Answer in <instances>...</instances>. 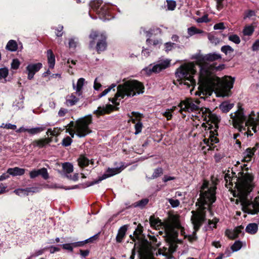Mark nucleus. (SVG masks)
<instances>
[{
  "instance_id": "f257e3e1",
  "label": "nucleus",
  "mask_w": 259,
  "mask_h": 259,
  "mask_svg": "<svg viewBox=\"0 0 259 259\" xmlns=\"http://www.w3.org/2000/svg\"><path fill=\"white\" fill-rule=\"evenodd\" d=\"M194 58L200 68L198 83L200 91L196 95L210 96L214 92L217 97H228L230 95L234 79L230 76L222 79L213 74L214 70H221L224 65L215 67L210 63L222 58L219 54L210 53L205 55H198Z\"/></svg>"
},
{
  "instance_id": "f03ea898",
  "label": "nucleus",
  "mask_w": 259,
  "mask_h": 259,
  "mask_svg": "<svg viewBox=\"0 0 259 259\" xmlns=\"http://www.w3.org/2000/svg\"><path fill=\"white\" fill-rule=\"evenodd\" d=\"M208 182L204 181L200 190V197L196 205H198L196 211L192 210L191 218L193 225L194 231L191 235L186 234L184 228L180 224L179 218L176 215L172 216L165 225V231L167 236L172 239H176L180 233L184 238H188L190 242L196 239V232L199 229L206 220L205 209H209L210 205L215 201L216 187L208 186Z\"/></svg>"
},
{
  "instance_id": "7ed1b4c3",
  "label": "nucleus",
  "mask_w": 259,
  "mask_h": 259,
  "mask_svg": "<svg viewBox=\"0 0 259 259\" xmlns=\"http://www.w3.org/2000/svg\"><path fill=\"white\" fill-rule=\"evenodd\" d=\"M246 164L243 165L242 171L238 172V176H234L235 173L231 172L230 174H226L225 176L226 186L231 188L234 184V187L237 190L235 194L237 196L239 201H242L243 205L246 204L245 199L247 194H249L254 187L253 183L254 176L252 173L248 172V167Z\"/></svg>"
},
{
  "instance_id": "20e7f679",
  "label": "nucleus",
  "mask_w": 259,
  "mask_h": 259,
  "mask_svg": "<svg viewBox=\"0 0 259 259\" xmlns=\"http://www.w3.org/2000/svg\"><path fill=\"white\" fill-rule=\"evenodd\" d=\"M230 116L234 126L238 128L240 132L246 131L244 133L245 135L247 137L252 136L253 134L251 131L254 133L256 132L258 123L253 111L248 115H245L243 109L239 107L238 110L234 113H231Z\"/></svg>"
},
{
  "instance_id": "39448f33",
  "label": "nucleus",
  "mask_w": 259,
  "mask_h": 259,
  "mask_svg": "<svg viewBox=\"0 0 259 259\" xmlns=\"http://www.w3.org/2000/svg\"><path fill=\"white\" fill-rule=\"evenodd\" d=\"M202 117L204 120L207 122L208 126L203 123L202 126L205 128L207 127L203 139V143L207 147V150H213L215 146L214 144H217L219 142V139L217 138L218 129L219 128L218 123L220 121L219 117L214 114L212 113L209 109H207V111H203V113L201 114Z\"/></svg>"
},
{
  "instance_id": "423d86ee",
  "label": "nucleus",
  "mask_w": 259,
  "mask_h": 259,
  "mask_svg": "<svg viewBox=\"0 0 259 259\" xmlns=\"http://www.w3.org/2000/svg\"><path fill=\"white\" fill-rule=\"evenodd\" d=\"M144 90V87L140 82L136 80H128L118 85L115 96L109 100L113 104L118 105L120 100L125 97H133L142 94Z\"/></svg>"
},
{
  "instance_id": "0eeeda50",
  "label": "nucleus",
  "mask_w": 259,
  "mask_h": 259,
  "mask_svg": "<svg viewBox=\"0 0 259 259\" xmlns=\"http://www.w3.org/2000/svg\"><path fill=\"white\" fill-rule=\"evenodd\" d=\"M196 72V65L193 63H189L182 65L177 69L176 77L180 80V84L186 85V88L194 87L196 84L193 75Z\"/></svg>"
},
{
  "instance_id": "6e6552de",
  "label": "nucleus",
  "mask_w": 259,
  "mask_h": 259,
  "mask_svg": "<svg viewBox=\"0 0 259 259\" xmlns=\"http://www.w3.org/2000/svg\"><path fill=\"white\" fill-rule=\"evenodd\" d=\"M92 122V117L91 115L86 116L83 118L77 120L74 124L73 121H71L66 126L70 129L75 130L76 134L79 137H84L91 133L89 125Z\"/></svg>"
},
{
  "instance_id": "1a4fd4ad",
  "label": "nucleus",
  "mask_w": 259,
  "mask_h": 259,
  "mask_svg": "<svg viewBox=\"0 0 259 259\" xmlns=\"http://www.w3.org/2000/svg\"><path fill=\"white\" fill-rule=\"evenodd\" d=\"M200 101L198 100H194L191 98L186 99L182 101L179 105L180 112L183 111L195 112L199 114L203 113V111H207V108H203L200 107Z\"/></svg>"
},
{
  "instance_id": "9d476101",
  "label": "nucleus",
  "mask_w": 259,
  "mask_h": 259,
  "mask_svg": "<svg viewBox=\"0 0 259 259\" xmlns=\"http://www.w3.org/2000/svg\"><path fill=\"white\" fill-rule=\"evenodd\" d=\"M89 37L92 39L90 42L91 48H93L97 41L96 50L99 53L106 50L107 47L106 36L104 33L92 31Z\"/></svg>"
},
{
  "instance_id": "9b49d317",
  "label": "nucleus",
  "mask_w": 259,
  "mask_h": 259,
  "mask_svg": "<svg viewBox=\"0 0 259 259\" xmlns=\"http://www.w3.org/2000/svg\"><path fill=\"white\" fill-rule=\"evenodd\" d=\"M138 251L140 259H154L151 244L146 239L140 240Z\"/></svg>"
},
{
  "instance_id": "f8f14e48",
  "label": "nucleus",
  "mask_w": 259,
  "mask_h": 259,
  "mask_svg": "<svg viewBox=\"0 0 259 259\" xmlns=\"http://www.w3.org/2000/svg\"><path fill=\"white\" fill-rule=\"evenodd\" d=\"M103 2L101 0H96L90 4L91 8L96 12L100 18L103 20H109L110 15L108 14V9L104 5L102 6Z\"/></svg>"
},
{
  "instance_id": "ddd939ff",
  "label": "nucleus",
  "mask_w": 259,
  "mask_h": 259,
  "mask_svg": "<svg viewBox=\"0 0 259 259\" xmlns=\"http://www.w3.org/2000/svg\"><path fill=\"white\" fill-rule=\"evenodd\" d=\"M249 194H247L245 197L247 203L243 205L242 201H240L242 205V210L246 213L253 214L259 212V196L254 199L253 202H250L248 198Z\"/></svg>"
},
{
  "instance_id": "4468645a",
  "label": "nucleus",
  "mask_w": 259,
  "mask_h": 259,
  "mask_svg": "<svg viewBox=\"0 0 259 259\" xmlns=\"http://www.w3.org/2000/svg\"><path fill=\"white\" fill-rule=\"evenodd\" d=\"M170 60L168 59L163 60L159 61L158 63L152 66L151 65L144 68L143 70L146 72L148 75L151 74L152 73H159L162 70L167 68L170 64Z\"/></svg>"
},
{
  "instance_id": "2eb2a0df",
  "label": "nucleus",
  "mask_w": 259,
  "mask_h": 259,
  "mask_svg": "<svg viewBox=\"0 0 259 259\" xmlns=\"http://www.w3.org/2000/svg\"><path fill=\"white\" fill-rule=\"evenodd\" d=\"M124 168V167L123 165L119 167H116L115 168H108L106 170L105 173L100 177L99 178L97 181H94L92 183L91 185H94L95 184L98 183L102 180L106 179L108 178L112 177L115 175L119 174L121 172Z\"/></svg>"
},
{
  "instance_id": "dca6fc26",
  "label": "nucleus",
  "mask_w": 259,
  "mask_h": 259,
  "mask_svg": "<svg viewBox=\"0 0 259 259\" xmlns=\"http://www.w3.org/2000/svg\"><path fill=\"white\" fill-rule=\"evenodd\" d=\"M132 116H131V120L133 123H135L136 120L138 121L135 125V128L136 130L135 134L136 135H138L141 132L143 128V124L140 121L143 116L142 114L136 112H132Z\"/></svg>"
},
{
  "instance_id": "f3484780",
  "label": "nucleus",
  "mask_w": 259,
  "mask_h": 259,
  "mask_svg": "<svg viewBox=\"0 0 259 259\" xmlns=\"http://www.w3.org/2000/svg\"><path fill=\"white\" fill-rule=\"evenodd\" d=\"M42 65L41 63L28 64L26 68L28 74L27 78L29 80L32 79L34 74L42 68Z\"/></svg>"
},
{
  "instance_id": "a211bd4d",
  "label": "nucleus",
  "mask_w": 259,
  "mask_h": 259,
  "mask_svg": "<svg viewBox=\"0 0 259 259\" xmlns=\"http://www.w3.org/2000/svg\"><path fill=\"white\" fill-rule=\"evenodd\" d=\"M259 145L256 144L255 146L251 148H248L246 150L242 153L243 158L242 161L243 162H249L251 161L254 152L256 150L257 148H258Z\"/></svg>"
},
{
  "instance_id": "6ab92c4d",
  "label": "nucleus",
  "mask_w": 259,
  "mask_h": 259,
  "mask_svg": "<svg viewBox=\"0 0 259 259\" xmlns=\"http://www.w3.org/2000/svg\"><path fill=\"white\" fill-rule=\"evenodd\" d=\"M52 142L51 138H44L40 139L39 140H36L33 141L31 143V145L33 147H38L39 148H42L46 146L47 145L49 144L50 143Z\"/></svg>"
},
{
  "instance_id": "aec40b11",
  "label": "nucleus",
  "mask_w": 259,
  "mask_h": 259,
  "mask_svg": "<svg viewBox=\"0 0 259 259\" xmlns=\"http://www.w3.org/2000/svg\"><path fill=\"white\" fill-rule=\"evenodd\" d=\"M85 79L83 78H80L78 79L76 85L73 83V88L75 90V95L78 97L82 95V88L84 84Z\"/></svg>"
},
{
  "instance_id": "412c9836",
  "label": "nucleus",
  "mask_w": 259,
  "mask_h": 259,
  "mask_svg": "<svg viewBox=\"0 0 259 259\" xmlns=\"http://www.w3.org/2000/svg\"><path fill=\"white\" fill-rule=\"evenodd\" d=\"M114 107L111 105H107L106 107H99L94 111V113L97 115H102L106 113H109L113 110Z\"/></svg>"
},
{
  "instance_id": "4be33fe9",
  "label": "nucleus",
  "mask_w": 259,
  "mask_h": 259,
  "mask_svg": "<svg viewBox=\"0 0 259 259\" xmlns=\"http://www.w3.org/2000/svg\"><path fill=\"white\" fill-rule=\"evenodd\" d=\"M25 169L24 168L15 167L9 168L7 169V173L12 176H20L24 174Z\"/></svg>"
},
{
  "instance_id": "5701e85b",
  "label": "nucleus",
  "mask_w": 259,
  "mask_h": 259,
  "mask_svg": "<svg viewBox=\"0 0 259 259\" xmlns=\"http://www.w3.org/2000/svg\"><path fill=\"white\" fill-rule=\"evenodd\" d=\"M127 229V227L126 225H124L119 228L116 237V241L117 242L120 243L122 241L123 239L125 237Z\"/></svg>"
},
{
  "instance_id": "b1692460",
  "label": "nucleus",
  "mask_w": 259,
  "mask_h": 259,
  "mask_svg": "<svg viewBox=\"0 0 259 259\" xmlns=\"http://www.w3.org/2000/svg\"><path fill=\"white\" fill-rule=\"evenodd\" d=\"M76 95H75L74 94L67 96L66 98V104L67 105L72 106L76 104L79 100V98Z\"/></svg>"
},
{
  "instance_id": "393cba45",
  "label": "nucleus",
  "mask_w": 259,
  "mask_h": 259,
  "mask_svg": "<svg viewBox=\"0 0 259 259\" xmlns=\"http://www.w3.org/2000/svg\"><path fill=\"white\" fill-rule=\"evenodd\" d=\"M48 62L49 67L53 68L55 64V57L52 50H48L47 52Z\"/></svg>"
},
{
  "instance_id": "a878e982",
  "label": "nucleus",
  "mask_w": 259,
  "mask_h": 259,
  "mask_svg": "<svg viewBox=\"0 0 259 259\" xmlns=\"http://www.w3.org/2000/svg\"><path fill=\"white\" fill-rule=\"evenodd\" d=\"M234 106V104L230 103L228 101L222 103L220 105V109L224 113L229 112Z\"/></svg>"
},
{
  "instance_id": "bb28decb",
  "label": "nucleus",
  "mask_w": 259,
  "mask_h": 259,
  "mask_svg": "<svg viewBox=\"0 0 259 259\" xmlns=\"http://www.w3.org/2000/svg\"><path fill=\"white\" fill-rule=\"evenodd\" d=\"M6 49L11 52L16 51L18 49L17 42L14 40H10L7 43Z\"/></svg>"
},
{
  "instance_id": "cd10ccee",
  "label": "nucleus",
  "mask_w": 259,
  "mask_h": 259,
  "mask_svg": "<svg viewBox=\"0 0 259 259\" xmlns=\"http://www.w3.org/2000/svg\"><path fill=\"white\" fill-rule=\"evenodd\" d=\"M258 230V226L255 223L249 224L246 227V232L251 234H255Z\"/></svg>"
},
{
  "instance_id": "c85d7f7f",
  "label": "nucleus",
  "mask_w": 259,
  "mask_h": 259,
  "mask_svg": "<svg viewBox=\"0 0 259 259\" xmlns=\"http://www.w3.org/2000/svg\"><path fill=\"white\" fill-rule=\"evenodd\" d=\"M150 224L152 227L159 229V227L161 225V222L158 219H155L154 217H150Z\"/></svg>"
},
{
  "instance_id": "c756f323",
  "label": "nucleus",
  "mask_w": 259,
  "mask_h": 259,
  "mask_svg": "<svg viewBox=\"0 0 259 259\" xmlns=\"http://www.w3.org/2000/svg\"><path fill=\"white\" fill-rule=\"evenodd\" d=\"M90 160L83 155H81L78 159V165L81 167H84L88 166L89 164Z\"/></svg>"
},
{
  "instance_id": "7c9ffc66",
  "label": "nucleus",
  "mask_w": 259,
  "mask_h": 259,
  "mask_svg": "<svg viewBox=\"0 0 259 259\" xmlns=\"http://www.w3.org/2000/svg\"><path fill=\"white\" fill-rule=\"evenodd\" d=\"M45 128L46 127L44 126V125L31 128H29L28 133L32 135H36L44 131L45 130Z\"/></svg>"
},
{
  "instance_id": "2f4dec72",
  "label": "nucleus",
  "mask_w": 259,
  "mask_h": 259,
  "mask_svg": "<svg viewBox=\"0 0 259 259\" xmlns=\"http://www.w3.org/2000/svg\"><path fill=\"white\" fill-rule=\"evenodd\" d=\"M187 32L188 34L190 36H193L195 34H200L204 33V32L203 30L199 29L194 26L188 28L187 29Z\"/></svg>"
},
{
  "instance_id": "473e14b6",
  "label": "nucleus",
  "mask_w": 259,
  "mask_h": 259,
  "mask_svg": "<svg viewBox=\"0 0 259 259\" xmlns=\"http://www.w3.org/2000/svg\"><path fill=\"white\" fill-rule=\"evenodd\" d=\"M63 168L64 171L67 174H70L73 170V165L68 162H66L63 164Z\"/></svg>"
},
{
  "instance_id": "72a5a7b5",
  "label": "nucleus",
  "mask_w": 259,
  "mask_h": 259,
  "mask_svg": "<svg viewBox=\"0 0 259 259\" xmlns=\"http://www.w3.org/2000/svg\"><path fill=\"white\" fill-rule=\"evenodd\" d=\"M254 31V28L252 25L246 26L243 30V33L244 35H251Z\"/></svg>"
},
{
  "instance_id": "f704fd0d",
  "label": "nucleus",
  "mask_w": 259,
  "mask_h": 259,
  "mask_svg": "<svg viewBox=\"0 0 259 259\" xmlns=\"http://www.w3.org/2000/svg\"><path fill=\"white\" fill-rule=\"evenodd\" d=\"M149 199L147 198L143 199L139 201L136 202L135 203L136 207H139L140 208H143L146 205L148 204Z\"/></svg>"
},
{
  "instance_id": "c9c22d12",
  "label": "nucleus",
  "mask_w": 259,
  "mask_h": 259,
  "mask_svg": "<svg viewBox=\"0 0 259 259\" xmlns=\"http://www.w3.org/2000/svg\"><path fill=\"white\" fill-rule=\"evenodd\" d=\"M218 221L219 220L216 218H214L212 220H208L207 226L208 228L211 230L217 227V224L218 223Z\"/></svg>"
},
{
  "instance_id": "e433bc0d",
  "label": "nucleus",
  "mask_w": 259,
  "mask_h": 259,
  "mask_svg": "<svg viewBox=\"0 0 259 259\" xmlns=\"http://www.w3.org/2000/svg\"><path fill=\"white\" fill-rule=\"evenodd\" d=\"M116 86V84L113 83L112 84L109 88L105 89L103 92H102L101 94L99 95V97L101 98L106 95H107L112 89H113V91L115 90L114 88Z\"/></svg>"
},
{
  "instance_id": "4c0bfd02",
  "label": "nucleus",
  "mask_w": 259,
  "mask_h": 259,
  "mask_svg": "<svg viewBox=\"0 0 259 259\" xmlns=\"http://www.w3.org/2000/svg\"><path fill=\"white\" fill-rule=\"evenodd\" d=\"M228 39L229 40L236 44H239L240 42V37L236 34H232L229 35Z\"/></svg>"
},
{
  "instance_id": "58836bf2",
  "label": "nucleus",
  "mask_w": 259,
  "mask_h": 259,
  "mask_svg": "<svg viewBox=\"0 0 259 259\" xmlns=\"http://www.w3.org/2000/svg\"><path fill=\"white\" fill-rule=\"evenodd\" d=\"M25 189L26 195H28L29 193H37L40 191V188L38 187L27 188Z\"/></svg>"
},
{
  "instance_id": "ea45409f",
  "label": "nucleus",
  "mask_w": 259,
  "mask_h": 259,
  "mask_svg": "<svg viewBox=\"0 0 259 259\" xmlns=\"http://www.w3.org/2000/svg\"><path fill=\"white\" fill-rule=\"evenodd\" d=\"M39 175H40L45 180H47L49 178L47 169L44 167L39 169Z\"/></svg>"
},
{
  "instance_id": "a19ab883",
  "label": "nucleus",
  "mask_w": 259,
  "mask_h": 259,
  "mask_svg": "<svg viewBox=\"0 0 259 259\" xmlns=\"http://www.w3.org/2000/svg\"><path fill=\"white\" fill-rule=\"evenodd\" d=\"M221 51L224 53L226 55H227L228 53L233 52L234 49L230 46L227 45L223 46L221 48Z\"/></svg>"
},
{
  "instance_id": "79ce46f5",
  "label": "nucleus",
  "mask_w": 259,
  "mask_h": 259,
  "mask_svg": "<svg viewBox=\"0 0 259 259\" xmlns=\"http://www.w3.org/2000/svg\"><path fill=\"white\" fill-rule=\"evenodd\" d=\"M69 47L70 49H75L78 44V40L76 38H71L69 39Z\"/></svg>"
},
{
  "instance_id": "37998d69",
  "label": "nucleus",
  "mask_w": 259,
  "mask_h": 259,
  "mask_svg": "<svg viewBox=\"0 0 259 259\" xmlns=\"http://www.w3.org/2000/svg\"><path fill=\"white\" fill-rule=\"evenodd\" d=\"M176 108V107H172L169 110H166L163 114V115L167 118V120H170L172 117L171 113L174 112V111Z\"/></svg>"
},
{
  "instance_id": "c03bdc74",
  "label": "nucleus",
  "mask_w": 259,
  "mask_h": 259,
  "mask_svg": "<svg viewBox=\"0 0 259 259\" xmlns=\"http://www.w3.org/2000/svg\"><path fill=\"white\" fill-rule=\"evenodd\" d=\"M163 173V169L162 168L159 167L155 169L152 174V178L155 179L156 178L160 176H161Z\"/></svg>"
},
{
  "instance_id": "a18cd8bd",
  "label": "nucleus",
  "mask_w": 259,
  "mask_h": 259,
  "mask_svg": "<svg viewBox=\"0 0 259 259\" xmlns=\"http://www.w3.org/2000/svg\"><path fill=\"white\" fill-rule=\"evenodd\" d=\"M242 247V243L239 241H235L231 247L233 251H237L239 250Z\"/></svg>"
},
{
  "instance_id": "49530a36",
  "label": "nucleus",
  "mask_w": 259,
  "mask_h": 259,
  "mask_svg": "<svg viewBox=\"0 0 259 259\" xmlns=\"http://www.w3.org/2000/svg\"><path fill=\"white\" fill-rule=\"evenodd\" d=\"M72 142L71 138L67 136L64 138L62 142V144L64 147H67L71 145Z\"/></svg>"
},
{
  "instance_id": "de8ad7c7",
  "label": "nucleus",
  "mask_w": 259,
  "mask_h": 259,
  "mask_svg": "<svg viewBox=\"0 0 259 259\" xmlns=\"http://www.w3.org/2000/svg\"><path fill=\"white\" fill-rule=\"evenodd\" d=\"M166 2L167 9L168 10L172 11L175 9L176 7V3L175 1L172 0H167Z\"/></svg>"
},
{
  "instance_id": "09e8293b",
  "label": "nucleus",
  "mask_w": 259,
  "mask_h": 259,
  "mask_svg": "<svg viewBox=\"0 0 259 259\" xmlns=\"http://www.w3.org/2000/svg\"><path fill=\"white\" fill-rule=\"evenodd\" d=\"M142 233V228L141 226H138L136 230L134 232V235L137 239L140 240V235Z\"/></svg>"
},
{
  "instance_id": "8fccbe9b",
  "label": "nucleus",
  "mask_w": 259,
  "mask_h": 259,
  "mask_svg": "<svg viewBox=\"0 0 259 259\" xmlns=\"http://www.w3.org/2000/svg\"><path fill=\"white\" fill-rule=\"evenodd\" d=\"M208 38L212 44L214 45H217L220 42V39L218 37L210 34H208Z\"/></svg>"
},
{
  "instance_id": "3c124183",
  "label": "nucleus",
  "mask_w": 259,
  "mask_h": 259,
  "mask_svg": "<svg viewBox=\"0 0 259 259\" xmlns=\"http://www.w3.org/2000/svg\"><path fill=\"white\" fill-rule=\"evenodd\" d=\"M20 62L17 59H14L12 60L11 63V68L13 69H17L19 67Z\"/></svg>"
},
{
  "instance_id": "603ef678",
  "label": "nucleus",
  "mask_w": 259,
  "mask_h": 259,
  "mask_svg": "<svg viewBox=\"0 0 259 259\" xmlns=\"http://www.w3.org/2000/svg\"><path fill=\"white\" fill-rule=\"evenodd\" d=\"M9 71L7 68L0 69V78H5L8 75Z\"/></svg>"
},
{
  "instance_id": "864d4df0",
  "label": "nucleus",
  "mask_w": 259,
  "mask_h": 259,
  "mask_svg": "<svg viewBox=\"0 0 259 259\" xmlns=\"http://www.w3.org/2000/svg\"><path fill=\"white\" fill-rule=\"evenodd\" d=\"M168 201L172 207H176L180 205V201L178 199L169 198Z\"/></svg>"
},
{
  "instance_id": "5fc2aeb1",
  "label": "nucleus",
  "mask_w": 259,
  "mask_h": 259,
  "mask_svg": "<svg viewBox=\"0 0 259 259\" xmlns=\"http://www.w3.org/2000/svg\"><path fill=\"white\" fill-rule=\"evenodd\" d=\"M226 234L230 239H234L238 237L234 230L233 231L230 230H227L226 231Z\"/></svg>"
},
{
  "instance_id": "6e6d98bb",
  "label": "nucleus",
  "mask_w": 259,
  "mask_h": 259,
  "mask_svg": "<svg viewBox=\"0 0 259 259\" xmlns=\"http://www.w3.org/2000/svg\"><path fill=\"white\" fill-rule=\"evenodd\" d=\"M255 16V12L253 10H247L245 12L244 19H245L247 18H251V17Z\"/></svg>"
},
{
  "instance_id": "4d7b16f0",
  "label": "nucleus",
  "mask_w": 259,
  "mask_h": 259,
  "mask_svg": "<svg viewBox=\"0 0 259 259\" xmlns=\"http://www.w3.org/2000/svg\"><path fill=\"white\" fill-rule=\"evenodd\" d=\"M175 45V44L174 43L171 42H166L164 44L165 52H168L171 51L174 48Z\"/></svg>"
},
{
  "instance_id": "13d9d810",
  "label": "nucleus",
  "mask_w": 259,
  "mask_h": 259,
  "mask_svg": "<svg viewBox=\"0 0 259 259\" xmlns=\"http://www.w3.org/2000/svg\"><path fill=\"white\" fill-rule=\"evenodd\" d=\"M62 247L64 249L67 250L71 252L73 251V248L74 247V245H73V243L64 244L62 245Z\"/></svg>"
},
{
  "instance_id": "bf43d9fd",
  "label": "nucleus",
  "mask_w": 259,
  "mask_h": 259,
  "mask_svg": "<svg viewBox=\"0 0 259 259\" xmlns=\"http://www.w3.org/2000/svg\"><path fill=\"white\" fill-rule=\"evenodd\" d=\"M1 127H3L4 128L7 129H11V130H16V125L15 124H12L11 123H3L2 125L0 126Z\"/></svg>"
},
{
  "instance_id": "052dcab7",
  "label": "nucleus",
  "mask_w": 259,
  "mask_h": 259,
  "mask_svg": "<svg viewBox=\"0 0 259 259\" xmlns=\"http://www.w3.org/2000/svg\"><path fill=\"white\" fill-rule=\"evenodd\" d=\"M210 20L208 18L207 15H205L203 16L202 17L199 18L196 20V22L198 23H203V22H208Z\"/></svg>"
},
{
  "instance_id": "680f3d73",
  "label": "nucleus",
  "mask_w": 259,
  "mask_h": 259,
  "mask_svg": "<svg viewBox=\"0 0 259 259\" xmlns=\"http://www.w3.org/2000/svg\"><path fill=\"white\" fill-rule=\"evenodd\" d=\"M148 237H149V240L151 241V243H153L154 245H155L157 246H159L160 245L159 243H157V238H156V237L155 236L149 235Z\"/></svg>"
},
{
  "instance_id": "e2e57ef3",
  "label": "nucleus",
  "mask_w": 259,
  "mask_h": 259,
  "mask_svg": "<svg viewBox=\"0 0 259 259\" xmlns=\"http://www.w3.org/2000/svg\"><path fill=\"white\" fill-rule=\"evenodd\" d=\"M64 130V128L62 129L60 127H54L53 130L52 136H58L61 132Z\"/></svg>"
},
{
  "instance_id": "0e129e2a",
  "label": "nucleus",
  "mask_w": 259,
  "mask_h": 259,
  "mask_svg": "<svg viewBox=\"0 0 259 259\" xmlns=\"http://www.w3.org/2000/svg\"><path fill=\"white\" fill-rule=\"evenodd\" d=\"M14 192L18 196L26 195L25 189H17L15 190Z\"/></svg>"
},
{
  "instance_id": "69168bd1",
  "label": "nucleus",
  "mask_w": 259,
  "mask_h": 259,
  "mask_svg": "<svg viewBox=\"0 0 259 259\" xmlns=\"http://www.w3.org/2000/svg\"><path fill=\"white\" fill-rule=\"evenodd\" d=\"M213 29L214 30H224L225 29V27L224 26V23L223 22H220L217 24H215L213 26Z\"/></svg>"
},
{
  "instance_id": "338daca9",
  "label": "nucleus",
  "mask_w": 259,
  "mask_h": 259,
  "mask_svg": "<svg viewBox=\"0 0 259 259\" xmlns=\"http://www.w3.org/2000/svg\"><path fill=\"white\" fill-rule=\"evenodd\" d=\"M146 41L148 44L152 45L153 46H157L159 44H161V41L158 40H153L149 38H147Z\"/></svg>"
},
{
  "instance_id": "774afa93",
  "label": "nucleus",
  "mask_w": 259,
  "mask_h": 259,
  "mask_svg": "<svg viewBox=\"0 0 259 259\" xmlns=\"http://www.w3.org/2000/svg\"><path fill=\"white\" fill-rule=\"evenodd\" d=\"M29 174L30 177L31 179H34L39 176V169L32 170Z\"/></svg>"
}]
</instances>
